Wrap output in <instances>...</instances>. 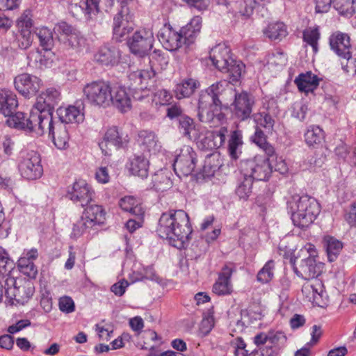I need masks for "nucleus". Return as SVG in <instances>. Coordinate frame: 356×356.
Wrapping results in <instances>:
<instances>
[{
    "instance_id": "f704fd0d",
    "label": "nucleus",
    "mask_w": 356,
    "mask_h": 356,
    "mask_svg": "<svg viewBox=\"0 0 356 356\" xmlns=\"http://www.w3.org/2000/svg\"><path fill=\"white\" fill-rule=\"evenodd\" d=\"M295 83L300 91L308 93L313 92L319 84L318 76L311 72L300 74L296 79Z\"/></svg>"
},
{
    "instance_id": "13d9d810",
    "label": "nucleus",
    "mask_w": 356,
    "mask_h": 356,
    "mask_svg": "<svg viewBox=\"0 0 356 356\" xmlns=\"http://www.w3.org/2000/svg\"><path fill=\"white\" fill-rule=\"evenodd\" d=\"M32 42L33 35L31 30L19 29V34L17 36V42L20 49H28L31 45Z\"/></svg>"
},
{
    "instance_id": "a211bd4d",
    "label": "nucleus",
    "mask_w": 356,
    "mask_h": 356,
    "mask_svg": "<svg viewBox=\"0 0 356 356\" xmlns=\"http://www.w3.org/2000/svg\"><path fill=\"white\" fill-rule=\"evenodd\" d=\"M53 120L52 116L44 115L42 113L32 108L29 118L26 120L25 131L34 132L38 136L43 135Z\"/></svg>"
},
{
    "instance_id": "412c9836",
    "label": "nucleus",
    "mask_w": 356,
    "mask_h": 356,
    "mask_svg": "<svg viewBox=\"0 0 356 356\" xmlns=\"http://www.w3.org/2000/svg\"><path fill=\"white\" fill-rule=\"evenodd\" d=\"M14 83L16 90L25 97L35 94L42 85L41 80L38 77L27 73L17 76Z\"/></svg>"
},
{
    "instance_id": "49530a36",
    "label": "nucleus",
    "mask_w": 356,
    "mask_h": 356,
    "mask_svg": "<svg viewBox=\"0 0 356 356\" xmlns=\"http://www.w3.org/2000/svg\"><path fill=\"white\" fill-rule=\"evenodd\" d=\"M153 184L154 188L158 191H165L170 188L172 186V182L170 177L162 171L154 175Z\"/></svg>"
},
{
    "instance_id": "9d476101",
    "label": "nucleus",
    "mask_w": 356,
    "mask_h": 356,
    "mask_svg": "<svg viewBox=\"0 0 356 356\" xmlns=\"http://www.w3.org/2000/svg\"><path fill=\"white\" fill-rule=\"evenodd\" d=\"M54 31L58 35L59 40L68 49L79 51L85 44V40L80 33L66 22L56 24Z\"/></svg>"
},
{
    "instance_id": "338daca9",
    "label": "nucleus",
    "mask_w": 356,
    "mask_h": 356,
    "mask_svg": "<svg viewBox=\"0 0 356 356\" xmlns=\"http://www.w3.org/2000/svg\"><path fill=\"white\" fill-rule=\"evenodd\" d=\"M95 179L100 184H106L110 180V176L106 167H99L96 170Z\"/></svg>"
},
{
    "instance_id": "8fccbe9b",
    "label": "nucleus",
    "mask_w": 356,
    "mask_h": 356,
    "mask_svg": "<svg viewBox=\"0 0 356 356\" xmlns=\"http://www.w3.org/2000/svg\"><path fill=\"white\" fill-rule=\"evenodd\" d=\"M253 118L257 124V127H262L268 132L273 130L275 121L268 114L264 112H259L253 115Z\"/></svg>"
},
{
    "instance_id": "39448f33",
    "label": "nucleus",
    "mask_w": 356,
    "mask_h": 356,
    "mask_svg": "<svg viewBox=\"0 0 356 356\" xmlns=\"http://www.w3.org/2000/svg\"><path fill=\"white\" fill-rule=\"evenodd\" d=\"M209 58L219 71L229 73L230 83H236L240 79L245 65L232 58L230 49L225 44H218L211 49Z\"/></svg>"
},
{
    "instance_id": "c03bdc74",
    "label": "nucleus",
    "mask_w": 356,
    "mask_h": 356,
    "mask_svg": "<svg viewBox=\"0 0 356 356\" xmlns=\"http://www.w3.org/2000/svg\"><path fill=\"white\" fill-rule=\"evenodd\" d=\"M241 175L236 188V193L240 199L247 200L252 193L253 180L248 176Z\"/></svg>"
},
{
    "instance_id": "2eb2a0df",
    "label": "nucleus",
    "mask_w": 356,
    "mask_h": 356,
    "mask_svg": "<svg viewBox=\"0 0 356 356\" xmlns=\"http://www.w3.org/2000/svg\"><path fill=\"white\" fill-rule=\"evenodd\" d=\"M99 0H68V9L76 17L83 15L86 19H93L99 13Z\"/></svg>"
},
{
    "instance_id": "774afa93",
    "label": "nucleus",
    "mask_w": 356,
    "mask_h": 356,
    "mask_svg": "<svg viewBox=\"0 0 356 356\" xmlns=\"http://www.w3.org/2000/svg\"><path fill=\"white\" fill-rule=\"evenodd\" d=\"M31 325V321L28 319H23L18 321L15 324L8 327V332L10 334L17 333L22 330Z\"/></svg>"
},
{
    "instance_id": "ddd939ff",
    "label": "nucleus",
    "mask_w": 356,
    "mask_h": 356,
    "mask_svg": "<svg viewBox=\"0 0 356 356\" xmlns=\"http://www.w3.org/2000/svg\"><path fill=\"white\" fill-rule=\"evenodd\" d=\"M153 41V33L150 30L142 29L134 33L127 44L133 54L143 56L152 49Z\"/></svg>"
},
{
    "instance_id": "bf43d9fd",
    "label": "nucleus",
    "mask_w": 356,
    "mask_h": 356,
    "mask_svg": "<svg viewBox=\"0 0 356 356\" xmlns=\"http://www.w3.org/2000/svg\"><path fill=\"white\" fill-rule=\"evenodd\" d=\"M268 338L277 351L284 346L287 340L286 335L282 332H270Z\"/></svg>"
},
{
    "instance_id": "4468645a",
    "label": "nucleus",
    "mask_w": 356,
    "mask_h": 356,
    "mask_svg": "<svg viewBox=\"0 0 356 356\" xmlns=\"http://www.w3.org/2000/svg\"><path fill=\"white\" fill-rule=\"evenodd\" d=\"M254 97L247 92H236L234 95V100L232 104V111L235 116L241 120L250 118L253 106Z\"/></svg>"
},
{
    "instance_id": "4be33fe9",
    "label": "nucleus",
    "mask_w": 356,
    "mask_h": 356,
    "mask_svg": "<svg viewBox=\"0 0 356 356\" xmlns=\"http://www.w3.org/2000/svg\"><path fill=\"white\" fill-rule=\"evenodd\" d=\"M235 271L233 264L225 265L218 274V280L213 286V292L218 296L229 295L232 292L231 277Z\"/></svg>"
},
{
    "instance_id": "0eeeda50",
    "label": "nucleus",
    "mask_w": 356,
    "mask_h": 356,
    "mask_svg": "<svg viewBox=\"0 0 356 356\" xmlns=\"http://www.w3.org/2000/svg\"><path fill=\"white\" fill-rule=\"evenodd\" d=\"M111 84L103 81H94L86 83L83 88L84 100L90 105L106 108L111 106Z\"/></svg>"
},
{
    "instance_id": "2f4dec72",
    "label": "nucleus",
    "mask_w": 356,
    "mask_h": 356,
    "mask_svg": "<svg viewBox=\"0 0 356 356\" xmlns=\"http://www.w3.org/2000/svg\"><path fill=\"white\" fill-rule=\"evenodd\" d=\"M330 44L339 57L347 56L350 49V37L346 33L336 32L330 36Z\"/></svg>"
},
{
    "instance_id": "69168bd1",
    "label": "nucleus",
    "mask_w": 356,
    "mask_h": 356,
    "mask_svg": "<svg viewBox=\"0 0 356 356\" xmlns=\"http://www.w3.org/2000/svg\"><path fill=\"white\" fill-rule=\"evenodd\" d=\"M129 285V283L127 280L122 279L113 284L111 287V291L115 296H122L124 293L126 289Z\"/></svg>"
},
{
    "instance_id": "c85d7f7f",
    "label": "nucleus",
    "mask_w": 356,
    "mask_h": 356,
    "mask_svg": "<svg viewBox=\"0 0 356 356\" xmlns=\"http://www.w3.org/2000/svg\"><path fill=\"white\" fill-rule=\"evenodd\" d=\"M59 122L63 124L72 122H80L83 120V106L81 104L79 106H69L67 107H60L57 109Z\"/></svg>"
},
{
    "instance_id": "473e14b6",
    "label": "nucleus",
    "mask_w": 356,
    "mask_h": 356,
    "mask_svg": "<svg viewBox=\"0 0 356 356\" xmlns=\"http://www.w3.org/2000/svg\"><path fill=\"white\" fill-rule=\"evenodd\" d=\"M18 106L16 95L11 90H0V113L3 115H10L14 113Z\"/></svg>"
},
{
    "instance_id": "1a4fd4ad",
    "label": "nucleus",
    "mask_w": 356,
    "mask_h": 356,
    "mask_svg": "<svg viewBox=\"0 0 356 356\" xmlns=\"http://www.w3.org/2000/svg\"><path fill=\"white\" fill-rule=\"evenodd\" d=\"M18 168L25 179L34 180L40 178L43 173L40 154L35 151L22 152Z\"/></svg>"
},
{
    "instance_id": "f257e3e1",
    "label": "nucleus",
    "mask_w": 356,
    "mask_h": 356,
    "mask_svg": "<svg viewBox=\"0 0 356 356\" xmlns=\"http://www.w3.org/2000/svg\"><path fill=\"white\" fill-rule=\"evenodd\" d=\"M156 232L160 237L178 248H184L190 240L192 228L188 214L183 210H171L163 213L159 221Z\"/></svg>"
},
{
    "instance_id": "dca6fc26",
    "label": "nucleus",
    "mask_w": 356,
    "mask_h": 356,
    "mask_svg": "<svg viewBox=\"0 0 356 356\" xmlns=\"http://www.w3.org/2000/svg\"><path fill=\"white\" fill-rule=\"evenodd\" d=\"M67 195L74 204L83 207L92 201L93 191L85 180L80 179L74 183Z\"/></svg>"
},
{
    "instance_id": "c756f323",
    "label": "nucleus",
    "mask_w": 356,
    "mask_h": 356,
    "mask_svg": "<svg viewBox=\"0 0 356 356\" xmlns=\"http://www.w3.org/2000/svg\"><path fill=\"white\" fill-rule=\"evenodd\" d=\"M137 141L141 149L149 154H156L161 149V143L153 131H140L138 133Z\"/></svg>"
},
{
    "instance_id": "37998d69",
    "label": "nucleus",
    "mask_w": 356,
    "mask_h": 356,
    "mask_svg": "<svg viewBox=\"0 0 356 356\" xmlns=\"http://www.w3.org/2000/svg\"><path fill=\"white\" fill-rule=\"evenodd\" d=\"M324 246L326 248L328 259L333 261L340 253L343 245L341 241L332 236H327L323 239Z\"/></svg>"
},
{
    "instance_id": "e2e57ef3",
    "label": "nucleus",
    "mask_w": 356,
    "mask_h": 356,
    "mask_svg": "<svg viewBox=\"0 0 356 356\" xmlns=\"http://www.w3.org/2000/svg\"><path fill=\"white\" fill-rule=\"evenodd\" d=\"M59 309L67 314L74 311V302L73 300L68 296H64L59 299Z\"/></svg>"
},
{
    "instance_id": "680f3d73",
    "label": "nucleus",
    "mask_w": 356,
    "mask_h": 356,
    "mask_svg": "<svg viewBox=\"0 0 356 356\" xmlns=\"http://www.w3.org/2000/svg\"><path fill=\"white\" fill-rule=\"evenodd\" d=\"M172 98L171 94L168 90L161 89L155 92L153 102L156 104L167 105L170 103Z\"/></svg>"
},
{
    "instance_id": "f3484780",
    "label": "nucleus",
    "mask_w": 356,
    "mask_h": 356,
    "mask_svg": "<svg viewBox=\"0 0 356 356\" xmlns=\"http://www.w3.org/2000/svg\"><path fill=\"white\" fill-rule=\"evenodd\" d=\"M60 99V93L54 88H49L41 92L36 98V102L32 108L37 110L43 115L52 116L54 106Z\"/></svg>"
},
{
    "instance_id": "a878e982",
    "label": "nucleus",
    "mask_w": 356,
    "mask_h": 356,
    "mask_svg": "<svg viewBox=\"0 0 356 356\" xmlns=\"http://www.w3.org/2000/svg\"><path fill=\"white\" fill-rule=\"evenodd\" d=\"M121 57L120 51L114 46L101 47L95 54V60L105 66H114L118 64Z\"/></svg>"
},
{
    "instance_id": "6e6552de",
    "label": "nucleus",
    "mask_w": 356,
    "mask_h": 356,
    "mask_svg": "<svg viewBox=\"0 0 356 356\" xmlns=\"http://www.w3.org/2000/svg\"><path fill=\"white\" fill-rule=\"evenodd\" d=\"M269 157L267 155H256L252 159L242 161L241 175L248 176L253 181H267L272 173Z\"/></svg>"
},
{
    "instance_id": "4c0bfd02",
    "label": "nucleus",
    "mask_w": 356,
    "mask_h": 356,
    "mask_svg": "<svg viewBox=\"0 0 356 356\" xmlns=\"http://www.w3.org/2000/svg\"><path fill=\"white\" fill-rule=\"evenodd\" d=\"M302 292L309 300L317 301L323 296V285L320 280H312L303 284Z\"/></svg>"
},
{
    "instance_id": "864d4df0",
    "label": "nucleus",
    "mask_w": 356,
    "mask_h": 356,
    "mask_svg": "<svg viewBox=\"0 0 356 356\" xmlns=\"http://www.w3.org/2000/svg\"><path fill=\"white\" fill-rule=\"evenodd\" d=\"M341 66L345 72L355 75L356 74V59H355V50L349 51L347 56H341Z\"/></svg>"
},
{
    "instance_id": "e433bc0d",
    "label": "nucleus",
    "mask_w": 356,
    "mask_h": 356,
    "mask_svg": "<svg viewBox=\"0 0 356 356\" xmlns=\"http://www.w3.org/2000/svg\"><path fill=\"white\" fill-rule=\"evenodd\" d=\"M179 129L184 136L190 140H195L200 133L202 127L197 125L194 120L188 116H181L179 120Z\"/></svg>"
},
{
    "instance_id": "603ef678",
    "label": "nucleus",
    "mask_w": 356,
    "mask_h": 356,
    "mask_svg": "<svg viewBox=\"0 0 356 356\" xmlns=\"http://www.w3.org/2000/svg\"><path fill=\"white\" fill-rule=\"evenodd\" d=\"M254 7L253 0H239L234 3L236 12L244 17H250Z\"/></svg>"
},
{
    "instance_id": "7c9ffc66",
    "label": "nucleus",
    "mask_w": 356,
    "mask_h": 356,
    "mask_svg": "<svg viewBox=\"0 0 356 356\" xmlns=\"http://www.w3.org/2000/svg\"><path fill=\"white\" fill-rule=\"evenodd\" d=\"M149 161L143 154H134L129 159L127 168L129 172L142 179L146 178L148 175Z\"/></svg>"
},
{
    "instance_id": "9b49d317",
    "label": "nucleus",
    "mask_w": 356,
    "mask_h": 356,
    "mask_svg": "<svg viewBox=\"0 0 356 356\" xmlns=\"http://www.w3.org/2000/svg\"><path fill=\"white\" fill-rule=\"evenodd\" d=\"M196 165V154L193 148L184 145L176 157L174 163V170L178 176H188L191 175Z\"/></svg>"
},
{
    "instance_id": "20e7f679",
    "label": "nucleus",
    "mask_w": 356,
    "mask_h": 356,
    "mask_svg": "<svg viewBox=\"0 0 356 356\" xmlns=\"http://www.w3.org/2000/svg\"><path fill=\"white\" fill-rule=\"evenodd\" d=\"M317 252L312 244H307L302 248L291 261L293 265L296 274L305 280H313L321 274L323 264L316 262L315 257Z\"/></svg>"
},
{
    "instance_id": "0e129e2a",
    "label": "nucleus",
    "mask_w": 356,
    "mask_h": 356,
    "mask_svg": "<svg viewBox=\"0 0 356 356\" xmlns=\"http://www.w3.org/2000/svg\"><path fill=\"white\" fill-rule=\"evenodd\" d=\"M92 228V227L82 217L76 224H74L72 234L74 237L81 236L86 229Z\"/></svg>"
},
{
    "instance_id": "a19ab883",
    "label": "nucleus",
    "mask_w": 356,
    "mask_h": 356,
    "mask_svg": "<svg viewBox=\"0 0 356 356\" xmlns=\"http://www.w3.org/2000/svg\"><path fill=\"white\" fill-rule=\"evenodd\" d=\"M264 34L271 40H281L287 35L286 28L282 22L270 24L264 30Z\"/></svg>"
},
{
    "instance_id": "423d86ee",
    "label": "nucleus",
    "mask_w": 356,
    "mask_h": 356,
    "mask_svg": "<svg viewBox=\"0 0 356 356\" xmlns=\"http://www.w3.org/2000/svg\"><path fill=\"white\" fill-rule=\"evenodd\" d=\"M151 67L138 70L129 74L131 85L140 90H150L155 83L156 70L165 68L168 63L167 58L154 51L149 57Z\"/></svg>"
},
{
    "instance_id": "7ed1b4c3",
    "label": "nucleus",
    "mask_w": 356,
    "mask_h": 356,
    "mask_svg": "<svg viewBox=\"0 0 356 356\" xmlns=\"http://www.w3.org/2000/svg\"><path fill=\"white\" fill-rule=\"evenodd\" d=\"M287 204L294 225L302 228L312 225L321 211L318 202L307 195H294Z\"/></svg>"
},
{
    "instance_id": "58836bf2",
    "label": "nucleus",
    "mask_w": 356,
    "mask_h": 356,
    "mask_svg": "<svg viewBox=\"0 0 356 356\" xmlns=\"http://www.w3.org/2000/svg\"><path fill=\"white\" fill-rule=\"evenodd\" d=\"M82 217L92 227L96 225L103 223L105 219V212L101 206L90 205L86 209Z\"/></svg>"
},
{
    "instance_id": "09e8293b",
    "label": "nucleus",
    "mask_w": 356,
    "mask_h": 356,
    "mask_svg": "<svg viewBox=\"0 0 356 356\" xmlns=\"http://www.w3.org/2000/svg\"><path fill=\"white\" fill-rule=\"evenodd\" d=\"M275 262L273 260L267 261L257 274V280L261 283L269 282L274 276Z\"/></svg>"
},
{
    "instance_id": "4d7b16f0",
    "label": "nucleus",
    "mask_w": 356,
    "mask_h": 356,
    "mask_svg": "<svg viewBox=\"0 0 356 356\" xmlns=\"http://www.w3.org/2000/svg\"><path fill=\"white\" fill-rule=\"evenodd\" d=\"M242 145V135L239 131H234L229 140V152L233 159L238 158L237 149Z\"/></svg>"
},
{
    "instance_id": "5fc2aeb1",
    "label": "nucleus",
    "mask_w": 356,
    "mask_h": 356,
    "mask_svg": "<svg viewBox=\"0 0 356 356\" xmlns=\"http://www.w3.org/2000/svg\"><path fill=\"white\" fill-rule=\"evenodd\" d=\"M18 29L31 30L33 26V13L30 9L25 10L17 21Z\"/></svg>"
},
{
    "instance_id": "79ce46f5",
    "label": "nucleus",
    "mask_w": 356,
    "mask_h": 356,
    "mask_svg": "<svg viewBox=\"0 0 356 356\" xmlns=\"http://www.w3.org/2000/svg\"><path fill=\"white\" fill-rule=\"evenodd\" d=\"M324 139V133L318 126H310L305 134V140L310 147L320 145Z\"/></svg>"
},
{
    "instance_id": "c9c22d12",
    "label": "nucleus",
    "mask_w": 356,
    "mask_h": 356,
    "mask_svg": "<svg viewBox=\"0 0 356 356\" xmlns=\"http://www.w3.org/2000/svg\"><path fill=\"white\" fill-rule=\"evenodd\" d=\"M201 25V17L195 16L191 19L188 24L179 30L185 40V44L189 45L194 42L195 37L200 31Z\"/></svg>"
},
{
    "instance_id": "ea45409f",
    "label": "nucleus",
    "mask_w": 356,
    "mask_h": 356,
    "mask_svg": "<svg viewBox=\"0 0 356 356\" xmlns=\"http://www.w3.org/2000/svg\"><path fill=\"white\" fill-rule=\"evenodd\" d=\"M119 205L122 210L134 216H143V209L138 200L132 196H126L120 199Z\"/></svg>"
},
{
    "instance_id": "f8f14e48",
    "label": "nucleus",
    "mask_w": 356,
    "mask_h": 356,
    "mask_svg": "<svg viewBox=\"0 0 356 356\" xmlns=\"http://www.w3.org/2000/svg\"><path fill=\"white\" fill-rule=\"evenodd\" d=\"M227 134V129L224 127L217 131H209L202 127L194 141L202 149H216L224 144Z\"/></svg>"
},
{
    "instance_id": "aec40b11",
    "label": "nucleus",
    "mask_w": 356,
    "mask_h": 356,
    "mask_svg": "<svg viewBox=\"0 0 356 356\" xmlns=\"http://www.w3.org/2000/svg\"><path fill=\"white\" fill-rule=\"evenodd\" d=\"M124 140L119 129L113 127L107 129L103 140L99 143V147L105 155H111L123 145Z\"/></svg>"
},
{
    "instance_id": "bb28decb",
    "label": "nucleus",
    "mask_w": 356,
    "mask_h": 356,
    "mask_svg": "<svg viewBox=\"0 0 356 356\" xmlns=\"http://www.w3.org/2000/svg\"><path fill=\"white\" fill-rule=\"evenodd\" d=\"M111 105H113L122 113L131 109V99L124 87L111 85Z\"/></svg>"
},
{
    "instance_id": "6ab92c4d",
    "label": "nucleus",
    "mask_w": 356,
    "mask_h": 356,
    "mask_svg": "<svg viewBox=\"0 0 356 356\" xmlns=\"http://www.w3.org/2000/svg\"><path fill=\"white\" fill-rule=\"evenodd\" d=\"M127 11V8L122 7L113 19V38L118 41L125 40L134 30V24L129 20Z\"/></svg>"
},
{
    "instance_id": "5701e85b",
    "label": "nucleus",
    "mask_w": 356,
    "mask_h": 356,
    "mask_svg": "<svg viewBox=\"0 0 356 356\" xmlns=\"http://www.w3.org/2000/svg\"><path fill=\"white\" fill-rule=\"evenodd\" d=\"M47 131L58 149H65L69 147L70 135L66 124L53 120Z\"/></svg>"
},
{
    "instance_id": "393cba45",
    "label": "nucleus",
    "mask_w": 356,
    "mask_h": 356,
    "mask_svg": "<svg viewBox=\"0 0 356 356\" xmlns=\"http://www.w3.org/2000/svg\"><path fill=\"white\" fill-rule=\"evenodd\" d=\"M15 264L9 257L0 261V273L3 275H8L5 280V295L10 299L15 298L18 289L16 287V280L9 276L10 273L14 269Z\"/></svg>"
},
{
    "instance_id": "6e6d98bb",
    "label": "nucleus",
    "mask_w": 356,
    "mask_h": 356,
    "mask_svg": "<svg viewBox=\"0 0 356 356\" xmlns=\"http://www.w3.org/2000/svg\"><path fill=\"white\" fill-rule=\"evenodd\" d=\"M304 41L309 44L314 52L318 50L317 44L319 39V33L316 28H308L303 32Z\"/></svg>"
},
{
    "instance_id": "cd10ccee",
    "label": "nucleus",
    "mask_w": 356,
    "mask_h": 356,
    "mask_svg": "<svg viewBox=\"0 0 356 356\" xmlns=\"http://www.w3.org/2000/svg\"><path fill=\"white\" fill-rule=\"evenodd\" d=\"M160 40L163 47L169 51L177 50L185 44V40L180 31L171 27H167L163 30L160 35Z\"/></svg>"
},
{
    "instance_id": "de8ad7c7",
    "label": "nucleus",
    "mask_w": 356,
    "mask_h": 356,
    "mask_svg": "<svg viewBox=\"0 0 356 356\" xmlns=\"http://www.w3.org/2000/svg\"><path fill=\"white\" fill-rule=\"evenodd\" d=\"M36 34L43 49L45 50L51 49L54 45L52 31L47 27L44 26L38 29Z\"/></svg>"
},
{
    "instance_id": "a18cd8bd",
    "label": "nucleus",
    "mask_w": 356,
    "mask_h": 356,
    "mask_svg": "<svg viewBox=\"0 0 356 356\" xmlns=\"http://www.w3.org/2000/svg\"><path fill=\"white\" fill-rule=\"evenodd\" d=\"M252 140L253 143L264 151L268 156H272L274 154V147L267 142L266 135L259 127H256L254 134L252 136Z\"/></svg>"
},
{
    "instance_id": "052dcab7",
    "label": "nucleus",
    "mask_w": 356,
    "mask_h": 356,
    "mask_svg": "<svg viewBox=\"0 0 356 356\" xmlns=\"http://www.w3.org/2000/svg\"><path fill=\"white\" fill-rule=\"evenodd\" d=\"M214 325L213 317L211 314H208L203 316L200 325V332L202 336L208 334Z\"/></svg>"
},
{
    "instance_id": "b1692460",
    "label": "nucleus",
    "mask_w": 356,
    "mask_h": 356,
    "mask_svg": "<svg viewBox=\"0 0 356 356\" xmlns=\"http://www.w3.org/2000/svg\"><path fill=\"white\" fill-rule=\"evenodd\" d=\"M38 257V251L36 248L24 250L17 261L19 270L31 278H35L38 275V268L34 261Z\"/></svg>"
},
{
    "instance_id": "3c124183",
    "label": "nucleus",
    "mask_w": 356,
    "mask_h": 356,
    "mask_svg": "<svg viewBox=\"0 0 356 356\" xmlns=\"http://www.w3.org/2000/svg\"><path fill=\"white\" fill-rule=\"evenodd\" d=\"M8 118L6 120V124L13 128L17 129L25 130L26 129V120L25 115L22 112H17L10 115H7Z\"/></svg>"
},
{
    "instance_id": "f03ea898",
    "label": "nucleus",
    "mask_w": 356,
    "mask_h": 356,
    "mask_svg": "<svg viewBox=\"0 0 356 356\" xmlns=\"http://www.w3.org/2000/svg\"><path fill=\"white\" fill-rule=\"evenodd\" d=\"M229 86L226 81H218L201 91L198 99L199 120L204 123L220 124L225 119L219 96Z\"/></svg>"
},
{
    "instance_id": "72a5a7b5",
    "label": "nucleus",
    "mask_w": 356,
    "mask_h": 356,
    "mask_svg": "<svg viewBox=\"0 0 356 356\" xmlns=\"http://www.w3.org/2000/svg\"><path fill=\"white\" fill-rule=\"evenodd\" d=\"M200 86V82L196 79L191 77L184 78L176 85L175 89V95L179 99L189 97L195 93Z\"/></svg>"
}]
</instances>
